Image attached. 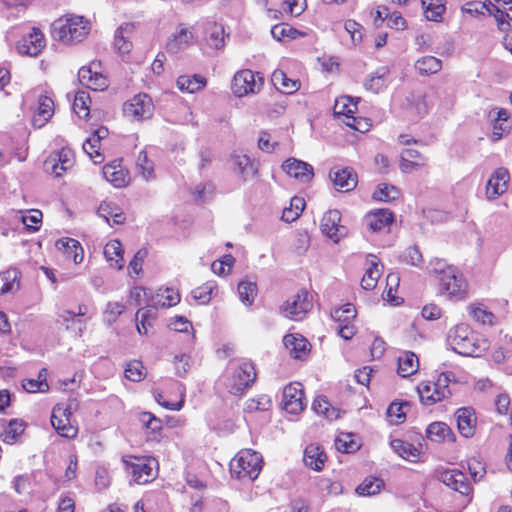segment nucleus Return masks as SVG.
I'll use <instances>...</instances> for the list:
<instances>
[{"mask_svg":"<svg viewBox=\"0 0 512 512\" xmlns=\"http://www.w3.org/2000/svg\"><path fill=\"white\" fill-rule=\"evenodd\" d=\"M329 176L338 191L348 192L357 186V175L350 168L331 171Z\"/></svg>","mask_w":512,"mask_h":512,"instance_id":"obj_20","label":"nucleus"},{"mask_svg":"<svg viewBox=\"0 0 512 512\" xmlns=\"http://www.w3.org/2000/svg\"><path fill=\"white\" fill-rule=\"evenodd\" d=\"M26 424L23 420L12 419L4 428L2 440L7 444H13L23 434Z\"/></svg>","mask_w":512,"mask_h":512,"instance_id":"obj_36","label":"nucleus"},{"mask_svg":"<svg viewBox=\"0 0 512 512\" xmlns=\"http://www.w3.org/2000/svg\"><path fill=\"white\" fill-rule=\"evenodd\" d=\"M438 478L443 484L462 495H468L471 490L465 474L458 469L441 471Z\"/></svg>","mask_w":512,"mask_h":512,"instance_id":"obj_16","label":"nucleus"},{"mask_svg":"<svg viewBox=\"0 0 512 512\" xmlns=\"http://www.w3.org/2000/svg\"><path fill=\"white\" fill-rule=\"evenodd\" d=\"M100 143L93 136H90L83 144V150L95 163H101L103 156L99 152Z\"/></svg>","mask_w":512,"mask_h":512,"instance_id":"obj_60","label":"nucleus"},{"mask_svg":"<svg viewBox=\"0 0 512 512\" xmlns=\"http://www.w3.org/2000/svg\"><path fill=\"white\" fill-rule=\"evenodd\" d=\"M304 392L298 382L290 383L283 390V407L290 414H297L304 409Z\"/></svg>","mask_w":512,"mask_h":512,"instance_id":"obj_11","label":"nucleus"},{"mask_svg":"<svg viewBox=\"0 0 512 512\" xmlns=\"http://www.w3.org/2000/svg\"><path fill=\"white\" fill-rule=\"evenodd\" d=\"M429 273L435 275L442 286V290L451 298L461 300L467 295V283L463 275L454 266L443 260H435L429 264Z\"/></svg>","mask_w":512,"mask_h":512,"instance_id":"obj_1","label":"nucleus"},{"mask_svg":"<svg viewBox=\"0 0 512 512\" xmlns=\"http://www.w3.org/2000/svg\"><path fill=\"white\" fill-rule=\"evenodd\" d=\"M447 342L451 349L462 356H478L482 351L476 335L469 325L461 323L450 329Z\"/></svg>","mask_w":512,"mask_h":512,"instance_id":"obj_4","label":"nucleus"},{"mask_svg":"<svg viewBox=\"0 0 512 512\" xmlns=\"http://www.w3.org/2000/svg\"><path fill=\"white\" fill-rule=\"evenodd\" d=\"M153 462L149 459L135 458V462L125 461V464L133 480L138 484H145L155 477Z\"/></svg>","mask_w":512,"mask_h":512,"instance_id":"obj_12","label":"nucleus"},{"mask_svg":"<svg viewBox=\"0 0 512 512\" xmlns=\"http://www.w3.org/2000/svg\"><path fill=\"white\" fill-rule=\"evenodd\" d=\"M135 26L133 23H124L115 31L114 48L122 54H127L132 49V42L130 41L133 35Z\"/></svg>","mask_w":512,"mask_h":512,"instance_id":"obj_23","label":"nucleus"},{"mask_svg":"<svg viewBox=\"0 0 512 512\" xmlns=\"http://www.w3.org/2000/svg\"><path fill=\"white\" fill-rule=\"evenodd\" d=\"M139 420L143 426L153 433H158L162 429V421L150 412H142L139 415Z\"/></svg>","mask_w":512,"mask_h":512,"instance_id":"obj_62","label":"nucleus"},{"mask_svg":"<svg viewBox=\"0 0 512 512\" xmlns=\"http://www.w3.org/2000/svg\"><path fill=\"white\" fill-rule=\"evenodd\" d=\"M312 409L317 414L323 415L329 420H335L339 418V411L332 407L327 399L323 396H319L314 400Z\"/></svg>","mask_w":512,"mask_h":512,"instance_id":"obj_44","label":"nucleus"},{"mask_svg":"<svg viewBox=\"0 0 512 512\" xmlns=\"http://www.w3.org/2000/svg\"><path fill=\"white\" fill-rule=\"evenodd\" d=\"M424 14L427 20L439 22L445 12L444 0H421Z\"/></svg>","mask_w":512,"mask_h":512,"instance_id":"obj_33","label":"nucleus"},{"mask_svg":"<svg viewBox=\"0 0 512 512\" xmlns=\"http://www.w3.org/2000/svg\"><path fill=\"white\" fill-rule=\"evenodd\" d=\"M90 97L88 93L79 91L73 102V109L80 118H85L89 114Z\"/></svg>","mask_w":512,"mask_h":512,"instance_id":"obj_54","label":"nucleus"},{"mask_svg":"<svg viewBox=\"0 0 512 512\" xmlns=\"http://www.w3.org/2000/svg\"><path fill=\"white\" fill-rule=\"evenodd\" d=\"M98 215L109 223V218L113 219L115 224H122L125 221V216L121 208L111 202H102L98 208Z\"/></svg>","mask_w":512,"mask_h":512,"instance_id":"obj_34","label":"nucleus"},{"mask_svg":"<svg viewBox=\"0 0 512 512\" xmlns=\"http://www.w3.org/2000/svg\"><path fill=\"white\" fill-rule=\"evenodd\" d=\"M145 376L144 367L139 361H132L125 368V377L133 382L141 381Z\"/></svg>","mask_w":512,"mask_h":512,"instance_id":"obj_59","label":"nucleus"},{"mask_svg":"<svg viewBox=\"0 0 512 512\" xmlns=\"http://www.w3.org/2000/svg\"><path fill=\"white\" fill-rule=\"evenodd\" d=\"M54 114V102L46 96L40 95L38 97V107L32 117V125L35 128H42L51 119Z\"/></svg>","mask_w":512,"mask_h":512,"instance_id":"obj_18","label":"nucleus"},{"mask_svg":"<svg viewBox=\"0 0 512 512\" xmlns=\"http://www.w3.org/2000/svg\"><path fill=\"white\" fill-rule=\"evenodd\" d=\"M42 212L37 209L30 210L27 215L22 216V222L30 231H37L42 222Z\"/></svg>","mask_w":512,"mask_h":512,"instance_id":"obj_61","label":"nucleus"},{"mask_svg":"<svg viewBox=\"0 0 512 512\" xmlns=\"http://www.w3.org/2000/svg\"><path fill=\"white\" fill-rule=\"evenodd\" d=\"M271 81L274 87L282 93L292 94L299 90L300 82L289 78L282 70L272 73Z\"/></svg>","mask_w":512,"mask_h":512,"instance_id":"obj_28","label":"nucleus"},{"mask_svg":"<svg viewBox=\"0 0 512 512\" xmlns=\"http://www.w3.org/2000/svg\"><path fill=\"white\" fill-rule=\"evenodd\" d=\"M231 162L234 171L241 176L244 181L256 177L259 173V162L246 154L234 152L231 154Z\"/></svg>","mask_w":512,"mask_h":512,"instance_id":"obj_10","label":"nucleus"},{"mask_svg":"<svg viewBox=\"0 0 512 512\" xmlns=\"http://www.w3.org/2000/svg\"><path fill=\"white\" fill-rule=\"evenodd\" d=\"M238 293L240 300L245 305H252L257 295V287L256 284L249 281H242L238 285Z\"/></svg>","mask_w":512,"mask_h":512,"instance_id":"obj_52","label":"nucleus"},{"mask_svg":"<svg viewBox=\"0 0 512 512\" xmlns=\"http://www.w3.org/2000/svg\"><path fill=\"white\" fill-rule=\"evenodd\" d=\"M312 308V301L307 291H299L282 306L283 314L292 320H301Z\"/></svg>","mask_w":512,"mask_h":512,"instance_id":"obj_7","label":"nucleus"},{"mask_svg":"<svg viewBox=\"0 0 512 512\" xmlns=\"http://www.w3.org/2000/svg\"><path fill=\"white\" fill-rule=\"evenodd\" d=\"M387 68H380L372 74L364 83L366 90L373 93H378L385 86L386 78L388 76Z\"/></svg>","mask_w":512,"mask_h":512,"instance_id":"obj_42","label":"nucleus"},{"mask_svg":"<svg viewBox=\"0 0 512 512\" xmlns=\"http://www.w3.org/2000/svg\"><path fill=\"white\" fill-rule=\"evenodd\" d=\"M417 392H418L421 403L424 405L430 406L437 402H440V399H436L437 398V394H436L437 390L432 388L431 381L421 382L417 386Z\"/></svg>","mask_w":512,"mask_h":512,"instance_id":"obj_49","label":"nucleus"},{"mask_svg":"<svg viewBox=\"0 0 512 512\" xmlns=\"http://www.w3.org/2000/svg\"><path fill=\"white\" fill-rule=\"evenodd\" d=\"M257 87L255 75L251 70L245 69L237 72L232 81L233 93L242 97L248 93H254Z\"/></svg>","mask_w":512,"mask_h":512,"instance_id":"obj_17","label":"nucleus"},{"mask_svg":"<svg viewBox=\"0 0 512 512\" xmlns=\"http://www.w3.org/2000/svg\"><path fill=\"white\" fill-rule=\"evenodd\" d=\"M351 434H342L337 437L335 446L338 451L342 453H353L358 450L359 445L356 441L351 439Z\"/></svg>","mask_w":512,"mask_h":512,"instance_id":"obj_58","label":"nucleus"},{"mask_svg":"<svg viewBox=\"0 0 512 512\" xmlns=\"http://www.w3.org/2000/svg\"><path fill=\"white\" fill-rule=\"evenodd\" d=\"M206 85V79L200 75H182L177 79V87L182 92L195 93Z\"/></svg>","mask_w":512,"mask_h":512,"instance_id":"obj_32","label":"nucleus"},{"mask_svg":"<svg viewBox=\"0 0 512 512\" xmlns=\"http://www.w3.org/2000/svg\"><path fill=\"white\" fill-rule=\"evenodd\" d=\"M384 483L381 479L370 477L366 478L357 488L356 492L362 496H373L381 491Z\"/></svg>","mask_w":512,"mask_h":512,"instance_id":"obj_48","label":"nucleus"},{"mask_svg":"<svg viewBox=\"0 0 512 512\" xmlns=\"http://www.w3.org/2000/svg\"><path fill=\"white\" fill-rule=\"evenodd\" d=\"M271 405V400L267 395H260L256 398L248 399L245 403V410L253 411H266Z\"/></svg>","mask_w":512,"mask_h":512,"instance_id":"obj_56","label":"nucleus"},{"mask_svg":"<svg viewBox=\"0 0 512 512\" xmlns=\"http://www.w3.org/2000/svg\"><path fill=\"white\" fill-rule=\"evenodd\" d=\"M282 169L290 176L302 183H308L314 176L313 167L296 158H288L282 164Z\"/></svg>","mask_w":512,"mask_h":512,"instance_id":"obj_14","label":"nucleus"},{"mask_svg":"<svg viewBox=\"0 0 512 512\" xmlns=\"http://www.w3.org/2000/svg\"><path fill=\"white\" fill-rule=\"evenodd\" d=\"M226 387L233 395L244 394L255 382L256 371L252 362L242 361L228 368Z\"/></svg>","mask_w":512,"mask_h":512,"instance_id":"obj_5","label":"nucleus"},{"mask_svg":"<svg viewBox=\"0 0 512 512\" xmlns=\"http://www.w3.org/2000/svg\"><path fill=\"white\" fill-rule=\"evenodd\" d=\"M356 110V104L351 102V98L348 96L341 97L335 101L334 113L337 115H345L347 118H351L353 122H346V124L358 131H362V128L356 124V118L350 116Z\"/></svg>","mask_w":512,"mask_h":512,"instance_id":"obj_29","label":"nucleus"},{"mask_svg":"<svg viewBox=\"0 0 512 512\" xmlns=\"http://www.w3.org/2000/svg\"><path fill=\"white\" fill-rule=\"evenodd\" d=\"M411 110H414L417 117L426 115L430 109L427 97L424 94H412L408 99Z\"/></svg>","mask_w":512,"mask_h":512,"instance_id":"obj_51","label":"nucleus"},{"mask_svg":"<svg viewBox=\"0 0 512 512\" xmlns=\"http://www.w3.org/2000/svg\"><path fill=\"white\" fill-rule=\"evenodd\" d=\"M357 315L354 305L347 303L342 307L335 308L331 311V317L339 324L351 323Z\"/></svg>","mask_w":512,"mask_h":512,"instance_id":"obj_45","label":"nucleus"},{"mask_svg":"<svg viewBox=\"0 0 512 512\" xmlns=\"http://www.w3.org/2000/svg\"><path fill=\"white\" fill-rule=\"evenodd\" d=\"M207 45L210 48L219 50L225 45L224 28L221 25L212 24L208 28V36L206 38Z\"/></svg>","mask_w":512,"mask_h":512,"instance_id":"obj_43","label":"nucleus"},{"mask_svg":"<svg viewBox=\"0 0 512 512\" xmlns=\"http://www.w3.org/2000/svg\"><path fill=\"white\" fill-rule=\"evenodd\" d=\"M414 67L420 75L429 76L441 70L442 61L434 56H424L415 62Z\"/></svg>","mask_w":512,"mask_h":512,"instance_id":"obj_31","label":"nucleus"},{"mask_svg":"<svg viewBox=\"0 0 512 512\" xmlns=\"http://www.w3.org/2000/svg\"><path fill=\"white\" fill-rule=\"evenodd\" d=\"M399 195L400 192L395 186L383 183L377 186L372 196L378 201L391 202L396 200Z\"/></svg>","mask_w":512,"mask_h":512,"instance_id":"obj_50","label":"nucleus"},{"mask_svg":"<svg viewBox=\"0 0 512 512\" xmlns=\"http://www.w3.org/2000/svg\"><path fill=\"white\" fill-rule=\"evenodd\" d=\"M56 248L62 251L68 259H72L75 264L83 260V248L80 243L72 238H63L56 241Z\"/></svg>","mask_w":512,"mask_h":512,"instance_id":"obj_25","label":"nucleus"},{"mask_svg":"<svg viewBox=\"0 0 512 512\" xmlns=\"http://www.w3.org/2000/svg\"><path fill=\"white\" fill-rule=\"evenodd\" d=\"M365 221L372 232H380L393 223L394 215L389 209H379L368 213Z\"/></svg>","mask_w":512,"mask_h":512,"instance_id":"obj_19","label":"nucleus"},{"mask_svg":"<svg viewBox=\"0 0 512 512\" xmlns=\"http://www.w3.org/2000/svg\"><path fill=\"white\" fill-rule=\"evenodd\" d=\"M216 288V283L209 281L192 290L191 295L199 304H207L211 300Z\"/></svg>","mask_w":512,"mask_h":512,"instance_id":"obj_47","label":"nucleus"},{"mask_svg":"<svg viewBox=\"0 0 512 512\" xmlns=\"http://www.w3.org/2000/svg\"><path fill=\"white\" fill-rule=\"evenodd\" d=\"M391 447L400 457L406 460L414 461L419 456V451L413 444L400 439L392 440Z\"/></svg>","mask_w":512,"mask_h":512,"instance_id":"obj_39","label":"nucleus"},{"mask_svg":"<svg viewBox=\"0 0 512 512\" xmlns=\"http://www.w3.org/2000/svg\"><path fill=\"white\" fill-rule=\"evenodd\" d=\"M455 417L460 434L466 438L472 437L476 426L474 411L471 408H460L456 411Z\"/></svg>","mask_w":512,"mask_h":512,"instance_id":"obj_21","label":"nucleus"},{"mask_svg":"<svg viewBox=\"0 0 512 512\" xmlns=\"http://www.w3.org/2000/svg\"><path fill=\"white\" fill-rule=\"evenodd\" d=\"M151 301L162 307H172L180 302V294L172 288L159 289Z\"/></svg>","mask_w":512,"mask_h":512,"instance_id":"obj_38","label":"nucleus"},{"mask_svg":"<svg viewBox=\"0 0 512 512\" xmlns=\"http://www.w3.org/2000/svg\"><path fill=\"white\" fill-rule=\"evenodd\" d=\"M380 277V271L378 269V263L376 257L371 256L370 266L366 269V272L361 280V286L365 290H372L376 287L378 279Z\"/></svg>","mask_w":512,"mask_h":512,"instance_id":"obj_40","label":"nucleus"},{"mask_svg":"<svg viewBox=\"0 0 512 512\" xmlns=\"http://www.w3.org/2000/svg\"><path fill=\"white\" fill-rule=\"evenodd\" d=\"M271 34L273 38H275L278 41H282L285 37H288L290 39H296L297 37L304 35L300 31L289 26L288 24H277L273 26L271 29Z\"/></svg>","mask_w":512,"mask_h":512,"instance_id":"obj_53","label":"nucleus"},{"mask_svg":"<svg viewBox=\"0 0 512 512\" xmlns=\"http://www.w3.org/2000/svg\"><path fill=\"white\" fill-rule=\"evenodd\" d=\"M154 104L145 93H139L123 104V114L126 118L142 121L152 117Z\"/></svg>","mask_w":512,"mask_h":512,"instance_id":"obj_6","label":"nucleus"},{"mask_svg":"<svg viewBox=\"0 0 512 512\" xmlns=\"http://www.w3.org/2000/svg\"><path fill=\"white\" fill-rule=\"evenodd\" d=\"M103 176L115 187H122L126 183V175L114 164H106L103 167Z\"/></svg>","mask_w":512,"mask_h":512,"instance_id":"obj_46","label":"nucleus"},{"mask_svg":"<svg viewBox=\"0 0 512 512\" xmlns=\"http://www.w3.org/2000/svg\"><path fill=\"white\" fill-rule=\"evenodd\" d=\"M426 436L431 441L441 443L455 441V435L451 428L444 422H433L426 429Z\"/></svg>","mask_w":512,"mask_h":512,"instance_id":"obj_27","label":"nucleus"},{"mask_svg":"<svg viewBox=\"0 0 512 512\" xmlns=\"http://www.w3.org/2000/svg\"><path fill=\"white\" fill-rule=\"evenodd\" d=\"M470 313L473 319L481 324L491 325L493 323L494 315L481 307H471Z\"/></svg>","mask_w":512,"mask_h":512,"instance_id":"obj_63","label":"nucleus"},{"mask_svg":"<svg viewBox=\"0 0 512 512\" xmlns=\"http://www.w3.org/2000/svg\"><path fill=\"white\" fill-rule=\"evenodd\" d=\"M326 459V454L319 445L310 444L305 448L303 461L309 468L320 471Z\"/></svg>","mask_w":512,"mask_h":512,"instance_id":"obj_26","label":"nucleus"},{"mask_svg":"<svg viewBox=\"0 0 512 512\" xmlns=\"http://www.w3.org/2000/svg\"><path fill=\"white\" fill-rule=\"evenodd\" d=\"M88 22L82 16H66L53 24V35L63 43L82 41L89 33Z\"/></svg>","mask_w":512,"mask_h":512,"instance_id":"obj_2","label":"nucleus"},{"mask_svg":"<svg viewBox=\"0 0 512 512\" xmlns=\"http://www.w3.org/2000/svg\"><path fill=\"white\" fill-rule=\"evenodd\" d=\"M340 222V211L333 209L323 215L320 223L321 232L335 243L339 242L340 239L348 234V229L346 226L341 225Z\"/></svg>","mask_w":512,"mask_h":512,"instance_id":"obj_8","label":"nucleus"},{"mask_svg":"<svg viewBox=\"0 0 512 512\" xmlns=\"http://www.w3.org/2000/svg\"><path fill=\"white\" fill-rule=\"evenodd\" d=\"M19 273L16 269H9L0 273V295L15 292L19 289Z\"/></svg>","mask_w":512,"mask_h":512,"instance_id":"obj_35","label":"nucleus"},{"mask_svg":"<svg viewBox=\"0 0 512 512\" xmlns=\"http://www.w3.org/2000/svg\"><path fill=\"white\" fill-rule=\"evenodd\" d=\"M193 32L184 25H179L178 31L169 39L167 50L170 53H178L187 48L193 41Z\"/></svg>","mask_w":512,"mask_h":512,"instance_id":"obj_24","label":"nucleus"},{"mask_svg":"<svg viewBox=\"0 0 512 512\" xmlns=\"http://www.w3.org/2000/svg\"><path fill=\"white\" fill-rule=\"evenodd\" d=\"M419 368L418 357L410 351L402 353L398 358V374L402 377L410 376Z\"/></svg>","mask_w":512,"mask_h":512,"instance_id":"obj_30","label":"nucleus"},{"mask_svg":"<svg viewBox=\"0 0 512 512\" xmlns=\"http://www.w3.org/2000/svg\"><path fill=\"white\" fill-rule=\"evenodd\" d=\"M409 404L405 403H391L387 409V415L390 418V421L394 424H400L405 420V412L404 408L408 407Z\"/></svg>","mask_w":512,"mask_h":512,"instance_id":"obj_57","label":"nucleus"},{"mask_svg":"<svg viewBox=\"0 0 512 512\" xmlns=\"http://www.w3.org/2000/svg\"><path fill=\"white\" fill-rule=\"evenodd\" d=\"M23 388L29 393L47 392L49 390L48 383H43L37 379H25L22 382Z\"/></svg>","mask_w":512,"mask_h":512,"instance_id":"obj_64","label":"nucleus"},{"mask_svg":"<svg viewBox=\"0 0 512 512\" xmlns=\"http://www.w3.org/2000/svg\"><path fill=\"white\" fill-rule=\"evenodd\" d=\"M136 166L145 180L148 181L153 178L154 166L152 161L148 159L145 151H141L139 153L136 160Z\"/></svg>","mask_w":512,"mask_h":512,"instance_id":"obj_55","label":"nucleus"},{"mask_svg":"<svg viewBox=\"0 0 512 512\" xmlns=\"http://www.w3.org/2000/svg\"><path fill=\"white\" fill-rule=\"evenodd\" d=\"M510 180L509 172L504 167L497 168L486 185V197L488 200H493L502 195L507 190V185Z\"/></svg>","mask_w":512,"mask_h":512,"instance_id":"obj_15","label":"nucleus"},{"mask_svg":"<svg viewBox=\"0 0 512 512\" xmlns=\"http://www.w3.org/2000/svg\"><path fill=\"white\" fill-rule=\"evenodd\" d=\"M104 255L110 262L115 261V267L122 269L124 264L122 244L119 240H111L104 247Z\"/></svg>","mask_w":512,"mask_h":512,"instance_id":"obj_37","label":"nucleus"},{"mask_svg":"<svg viewBox=\"0 0 512 512\" xmlns=\"http://www.w3.org/2000/svg\"><path fill=\"white\" fill-rule=\"evenodd\" d=\"M305 208V200L302 197H293L290 201V207L284 208L282 220L291 223L299 218Z\"/></svg>","mask_w":512,"mask_h":512,"instance_id":"obj_41","label":"nucleus"},{"mask_svg":"<svg viewBox=\"0 0 512 512\" xmlns=\"http://www.w3.org/2000/svg\"><path fill=\"white\" fill-rule=\"evenodd\" d=\"M230 472L237 479L255 480L262 470L263 458L259 452L243 449L230 461Z\"/></svg>","mask_w":512,"mask_h":512,"instance_id":"obj_3","label":"nucleus"},{"mask_svg":"<svg viewBox=\"0 0 512 512\" xmlns=\"http://www.w3.org/2000/svg\"><path fill=\"white\" fill-rule=\"evenodd\" d=\"M71 411L61 405H56L52 410L51 424L57 433L65 438H75L78 428L70 421Z\"/></svg>","mask_w":512,"mask_h":512,"instance_id":"obj_9","label":"nucleus"},{"mask_svg":"<svg viewBox=\"0 0 512 512\" xmlns=\"http://www.w3.org/2000/svg\"><path fill=\"white\" fill-rule=\"evenodd\" d=\"M285 347L295 359H304L309 352V342L301 335L288 334L283 339Z\"/></svg>","mask_w":512,"mask_h":512,"instance_id":"obj_22","label":"nucleus"},{"mask_svg":"<svg viewBox=\"0 0 512 512\" xmlns=\"http://www.w3.org/2000/svg\"><path fill=\"white\" fill-rule=\"evenodd\" d=\"M45 47V38L38 28H33L32 32L24 36L17 44L20 54L28 56H37Z\"/></svg>","mask_w":512,"mask_h":512,"instance_id":"obj_13","label":"nucleus"}]
</instances>
